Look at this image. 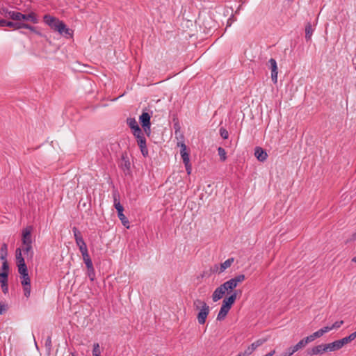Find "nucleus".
Here are the masks:
<instances>
[{
	"label": "nucleus",
	"mask_w": 356,
	"mask_h": 356,
	"mask_svg": "<svg viewBox=\"0 0 356 356\" xmlns=\"http://www.w3.org/2000/svg\"><path fill=\"white\" fill-rule=\"evenodd\" d=\"M20 279L21 284L23 286L24 296L29 298L31 294V280L29 274L21 275Z\"/></svg>",
	"instance_id": "nucleus-5"
},
{
	"label": "nucleus",
	"mask_w": 356,
	"mask_h": 356,
	"mask_svg": "<svg viewBox=\"0 0 356 356\" xmlns=\"http://www.w3.org/2000/svg\"><path fill=\"white\" fill-rule=\"evenodd\" d=\"M237 295L236 291L234 292L231 296L227 298H225L222 301V305L227 306L229 309H231L232 305L234 303L236 299Z\"/></svg>",
	"instance_id": "nucleus-17"
},
{
	"label": "nucleus",
	"mask_w": 356,
	"mask_h": 356,
	"mask_svg": "<svg viewBox=\"0 0 356 356\" xmlns=\"http://www.w3.org/2000/svg\"><path fill=\"white\" fill-rule=\"evenodd\" d=\"M249 355L245 354V351L243 353H239L237 356H248Z\"/></svg>",
	"instance_id": "nucleus-55"
},
{
	"label": "nucleus",
	"mask_w": 356,
	"mask_h": 356,
	"mask_svg": "<svg viewBox=\"0 0 356 356\" xmlns=\"http://www.w3.org/2000/svg\"><path fill=\"white\" fill-rule=\"evenodd\" d=\"M118 216L119 219L121 220L122 225L129 228V221L128 220L127 218L124 215L123 212L121 213V214H118Z\"/></svg>",
	"instance_id": "nucleus-32"
},
{
	"label": "nucleus",
	"mask_w": 356,
	"mask_h": 356,
	"mask_svg": "<svg viewBox=\"0 0 356 356\" xmlns=\"http://www.w3.org/2000/svg\"><path fill=\"white\" fill-rule=\"evenodd\" d=\"M1 286L2 291L3 292V293H5V294L7 293L8 291V282L1 283Z\"/></svg>",
	"instance_id": "nucleus-42"
},
{
	"label": "nucleus",
	"mask_w": 356,
	"mask_h": 356,
	"mask_svg": "<svg viewBox=\"0 0 356 356\" xmlns=\"http://www.w3.org/2000/svg\"><path fill=\"white\" fill-rule=\"evenodd\" d=\"M229 310H230V309L229 307L222 305L220 309L217 316V320L218 321L223 320L226 317V316L228 314Z\"/></svg>",
	"instance_id": "nucleus-19"
},
{
	"label": "nucleus",
	"mask_w": 356,
	"mask_h": 356,
	"mask_svg": "<svg viewBox=\"0 0 356 356\" xmlns=\"http://www.w3.org/2000/svg\"><path fill=\"white\" fill-rule=\"evenodd\" d=\"M290 348L291 349V352H293V353H295L296 352H297L298 350H299L298 348L296 346V345L293 346H291Z\"/></svg>",
	"instance_id": "nucleus-53"
},
{
	"label": "nucleus",
	"mask_w": 356,
	"mask_h": 356,
	"mask_svg": "<svg viewBox=\"0 0 356 356\" xmlns=\"http://www.w3.org/2000/svg\"><path fill=\"white\" fill-rule=\"evenodd\" d=\"M312 27L310 23H308L305 26V38L307 40L311 39L312 35Z\"/></svg>",
	"instance_id": "nucleus-29"
},
{
	"label": "nucleus",
	"mask_w": 356,
	"mask_h": 356,
	"mask_svg": "<svg viewBox=\"0 0 356 356\" xmlns=\"http://www.w3.org/2000/svg\"><path fill=\"white\" fill-rule=\"evenodd\" d=\"M313 335H314V338L316 339V338H319V337H322L323 335V334L321 330L320 329L318 331L314 332Z\"/></svg>",
	"instance_id": "nucleus-46"
},
{
	"label": "nucleus",
	"mask_w": 356,
	"mask_h": 356,
	"mask_svg": "<svg viewBox=\"0 0 356 356\" xmlns=\"http://www.w3.org/2000/svg\"><path fill=\"white\" fill-rule=\"evenodd\" d=\"M136 138L137 144L140 149V152L143 156L146 157L148 156V149L146 145V139L144 136V134L142 131V134H136L134 135Z\"/></svg>",
	"instance_id": "nucleus-3"
},
{
	"label": "nucleus",
	"mask_w": 356,
	"mask_h": 356,
	"mask_svg": "<svg viewBox=\"0 0 356 356\" xmlns=\"http://www.w3.org/2000/svg\"><path fill=\"white\" fill-rule=\"evenodd\" d=\"M150 127L151 125H147V127H143V129H144V131L145 133L148 136H149L150 134H151V129H150Z\"/></svg>",
	"instance_id": "nucleus-47"
},
{
	"label": "nucleus",
	"mask_w": 356,
	"mask_h": 356,
	"mask_svg": "<svg viewBox=\"0 0 356 356\" xmlns=\"http://www.w3.org/2000/svg\"><path fill=\"white\" fill-rule=\"evenodd\" d=\"M352 261L356 263V257L353 258Z\"/></svg>",
	"instance_id": "nucleus-57"
},
{
	"label": "nucleus",
	"mask_w": 356,
	"mask_h": 356,
	"mask_svg": "<svg viewBox=\"0 0 356 356\" xmlns=\"http://www.w3.org/2000/svg\"><path fill=\"white\" fill-rule=\"evenodd\" d=\"M325 352H327V350L325 348V344H320V345L314 346L311 348H308L307 350V354L309 356L322 355Z\"/></svg>",
	"instance_id": "nucleus-8"
},
{
	"label": "nucleus",
	"mask_w": 356,
	"mask_h": 356,
	"mask_svg": "<svg viewBox=\"0 0 356 356\" xmlns=\"http://www.w3.org/2000/svg\"><path fill=\"white\" fill-rule=\"evenodd\" d=\"M8 276L6 272H0V283L8 282Z\"/></svg>",
	"instance_id": "nucleus-36"
},
{
	"label": "nucleus",
	"mask_w": 356,
	"mask_h": 356,
	"mask_svg": "<svg viewBox=\"0 0 356 356\" xmlns=\"http://www.w3.org/2000/svg\"><path fill=\"white\" fill-rule=\"evenodd\" d=\"M275 353V350H272L271 351H270L269 353H268L267 354H266L264 356H273Z\"/></svg>",
	"instance_id": "nucleus-54"
},
{
	"label": "nucleus",
	"mask_w": 356,
	"mask_h": 356,
	"mask_svg": "<svg viewBox=\"0 0 356 356\" xmlns=\"http://www.w3.org/2000/svg\"><path fill=\"white\" fill-rule=\"evenodd\" d=\"M343 345L341 343V341H340V339L325 344V348L327 351H335L341 349Z\"/></svg>",
	"instance_id": "nucleus-13"
},
{
	"label": "nucleus",
	"mask_w": 356,
	"mask_h": 356,
	"mask_svg": "<svg viewBox=\"0 0 356 356\" xmlns=\"http://www.w3.org/2000/svg\"><path fill=\"white\" fill-rule=\"evenodd\" d=\"M58 33L66 38H70L72 35V31L70 29L67 28L65 24L63 29L58 31Z\"/></svg>",
	"instance_id": "nucleus-28"
},
{
	"label": "nucleus",
	"mask_w": 356,
	"mask_h": 356,
	"mask_svg": "<svg viewBox=\"0 0 356 356\" xmlns=\"http://www.w3.org/2000/svg\"><path fill=\"white\" fill-rule=\"evenodd\" d=\"M229 291V289L227 287L225 283L224 282L222 284H221L220 286L216 288L215 291H213L212 294V300L213 302H217L218 300H220L222 296L225 295L226 291Z\"/></svg>",
	"instance_id": "nucleus-6"
},
{
	"label": "nucleus",
	"mask_w": 356,
	"mask_h": 356,
	"mask_svg": "<svg viewBox=\"0 0 356 356\" xmlns=\"http://www.w3.org/2000/svg\"><path fill=\"white\" fill-rule=\"evenodd\" d=\"M177 145L181 147V149H180V154H182L183 153L188 152L187 150V147H186V144L184 143H183V142L178 143Z\"/></svg>",
	"instance_id": "nucleus-39"
},
{
	"label": "nucleus",
	"mask_w": 356,
	"mask_h": 356,
	"mask_svg": "<svg viewBox=\"0 0 356 356\" xmlns=\"http://www.w3.org/2000/svg\"><path fill=\"white\" fill-rule=\"evenodd\" d=\"M296 345L298 348V349L300 350V349L304 348L307 344L305 342L304 339H302L298 343H296Z\"/></svg>",
	"instance_id": "nucleus-45"
},
{
	"label": "nucleus",
	"mask_w": 356,
	"mask_h": 356,
	"mask_svg": "<svg viewBox=\"0 0 356 356\" xmlns=\"http://www.w3.org/2000/svg\"><path fill=\"white\" fill-rule=\"evenodd\" d=\"M121 168L125 172L126 170H129L130 169V162L127 156L122 155L120 163Z\"/></svg>",
	"instance_id": "nucleus-21"
},
{
	"label": "nucleus",
	"mask_w": 356,
	"mask_h": 356,
	"mask_svg": "<svg viewBox=\"0 0 356 356\" xmlns=\"http://www.w3.org/2000/svg\"><path fill=\"white\" fill-rule=\"evenodd\" d=\"M294 353L293 352H291V349L290 348V347H289L288 348H286L285 350V351H284L282 353H281L279 356H291Z\"/></svg>",
	"instance_id": "nucleus-40"
},
{
	"label": "nucleus",
	"mask_w": 356,
	"mask_h": 356,
	"mask_svg": "<svg viewBox=\"0 0 356 356\" xmlns=\"http://www.w3.org/2000/svg\"><path fill=\"white\" fill-rule=\"evenodd\" d=\"M33 230V227L31 226H28L24 228L22 231V240L23 245H31V232Z\"/></svg>",
	"instance_id": "nucleus-7"
},
{
	"label": "nucleus",
	"mask_w": 356,
	"mask_h": 356,
	"mask_svg": "<svg viewBox=\"0 0 356 356\" xmlns=\"http://www.w3.org/2000/svg\"><path fill=\"white\" fill-rule=\"evenodd\" d=\"M6 16H8L10 18H11L14 21L22 22V18L24 17V14H22L19 12L9 11V10H6Z\"/></svg>",
	"instance_id": "nucleus-15"
},
{
	"label": "nucleus",
	"mask_w": 356,
	"mask_h": 356,
	"mask_svg": "<svg viewBox=\"0 0 356 356\" xmlns=\"http://www.w3.org/2000/svg\"><path fill=\"white\" fill-rule=\"evenodd\" d=\"M22 26H23V29H29L31 31L35 32V28L34 26H32L25 22H24Z\"/></svg>",
	"instance_id": "nucleus-44"
},
{
	"label": "nucleus",
	"mask_w": 356,
	"mask_h": 356,
	"mask_svg": "<svg viewBox=\"0 0 356 356\" xmlns=\"http://www.w3.org/2000/svg\"><path fill=\"white\" fill-rule=\"evenodd\" d=\"M254 156L259 161H264L267 159V153L261 147H257L254 150Z\"/></svg>",
	"instance_id": "nucleus-16"
},
{
	"label": "nucleus",
	"mask_w": 356,
	"mask_h": 356,
	"mask_svg": "<svg viewBox=\"0 0 356 356\" xmlns=\"http://www.w3.org/2000/svg\"><path fill=\"white\" fill-rule=\"evenodd\" d=\"M6 310V307L5 305H1L0 303V315L3 314V312Z\"/></svg>",
	"instance_id": "nucleus-52"
},
{
	"label": "nucleus",
	"mask_w": 356,
	"mask_h": 356,
	"mask_svg": "<svg viewBox=\"0 0 356 356\" xmlns=\"http://www.w3.org/2000/svg\"><path fill=\"white\" fill-rule=\"evenodd\" d=\"M343 323V321H336L332 326V330L333 329H337L340 327Z\"/></svg>",
	"instance_id": "nucleus-43"
},
{
	"label": "nucleus",
	"mask_w": 356,
	"mask_h": 356,
	"mask_svg": "<svg viewBox=\"0 0 356 356\" xmlns=\"http://www.w3.org/2000/svg\"><path fill=\"white\" fill-rule=\"evenodd\" d=\"M24 255V257L26 259H31L33 256V250L32 246H23V248L21 249V253Z\"/></svg>",
	"instance_id": "nucleus-18"
},
{
	"label": "nucleus",
	"mask_w": 356,
	"mask_h": 356,
	"mask_svg": "<svg viewBox=\"0 0 356 356\" xmlns=\"http://www.w3.org/2000/svg\"><path fill=\"white\" fill-rule=\"evenodd\" d=\"M8 22L7 20L6 19H0V26L1 27H4V26H7V24H8Z\"/></svg>",
	"instance_id": "nucleus-51"
},
{
	"label": "nucleus",
	"mask_w": 356,
	"mask_h": 356,
	"mask_svg": "<svg viewBox=\"0 0 356 356\" xmlns=\"http://www.w3.org/2000/svg\"><path fill=\"white\" fill-rule=\"evenodd\" d=\"M47 344H48L49 346H50V345H51V339H50V338H49V339L47 340L46 345H47Z\"/></svg>",
	"instance_id": "nucleus-56"
},
{
	"label": "nucleus",
	"mask_w": 356,
	"mask_h": 356,
	"mask_svg": "<svg viewBox=\"0 0 356 356\" xmlns=\"http://www.w3.org/2000/svg\"><path fill=\"white\" fill-rule=\"evenodd\" d=\"M353 236L354 238H356V232L353 234Z\"/></svg>",
	"instance_id": "nucleus-58"
},
{
	"label": "nucleus",
	"mask_w": 356,
	"mask_h": 356,
	"mask_svg": "<svg viewBox=\"0 0 356 356\" xmlns=\"http://www.w3.org/2000/svg\"><path fill=\"white\" fill-rule=\"evenodd\" d=\"M245 275L243 274L235 276L234 277L230 279L229 280L225 282V284L229 291L235 289L240 283L243 282L245 280Z\"/></svg>",
	"instance_id": "nucleus-4"
},
{
	"label": "nucleus",
	"mask_w": 356,
	"mask_h": 356,
	"mask_svg": "<svg viewBox=\"0 0 356 356\" xmlns=\"http://www.w3.org/2000/svg\"><path fill=\"white\" fill-rule=\"evenodd\" d=\"M52 29L58 32V31L63 30L64 28V23L62 21H60L57 19L55 23H53L51 26Z\"/></svg>",
	"instance_id": "nucleus-23"
},
{
	"label": "nucleus",
	"mask_w": 356,
	"mask_h": 356,
	"mask_svg": "<svg viewBox=\"0 0 356 356\" xmlns=\"http://www.w3.org/2000/svg\"><path fill=\"white\" fill-rule=\"evenodd\" d=\"M6 256H7L6 246H3L1 249V256H0V259L2 261V262L7 261Z\"/></svg>",
	"instance_id": "nucleus-34"
},
{
	"label": "nucleus",
	"mask_w": 356,
	"mask_h": 356,
	"mask_svg": "<svg viewBox=\"0 0 356 356\" xmlns=\"http://www.w3.org/2000/svg\"><path fill=\"white\" fill-rule=\"evenodd\" d=\"M193 307L196 310H199L197 316L199 324H204L209 314V306L204 300L196 299L193 301Z\"/></svg>",
	"instance_id": "nucleus-1"
},
{
	"label": "nucleus",
	"mask_w": 356,
	"mask_h": 356,
	"mask_svg": "<svg viewBox=\"0 0 356 356\" xmlns=\"http://www.w3.org/2000/svg\"><path fill=\"white\" fill-rule=\"evenodd\" d=\"M321 330L323 334H324L325 333H327V332H330V330H332V326H325V327H322Z\"/></svg>",
	"instance_id": "nucleus-48"
},
{
	"label": "nucleus",
	"mask_w": 356,
	"mask_h": 356,
	"mask_svg": "<svg viewBox=\"0 0 356 356\" xmlns=\"http://www.w3.org/2000/svg\"><path fill=\"white\" fill-rule=\"evenodd\" d=\"M114 207L118 211V215L121 214L123 212L124 208L122 205L120 204V201L117 199V195H114Z\"/></svg>",
	"instance_id": "nucleus-26"
},
{
	"label": "nucleus",
	"mask_w": 356,
	"mask_h": 356,
	"mask_svg": "<svg viewBox=\"0 0 356 356\" xmlns=\"http://www.w3.org/2000/svg\"><path fill=\"white\" fill-rule=\"evenodd\" d=\"M181 159H183L184 165H187V163L190 162L189 152L183 153L182 154H181Z\"/></svg>",
	"instance_id": "nucleus-35"
},
{
	"label": "nucleus",
	"mask_w": 356,
	"mask_h": 356,
	"mask_svg": "<svg viewBox=\"0 0 356 356\" xmlns=\"http://www.w3.org/2000/svg\"><path fill=\"white\" fill-rule=\"evenodd\" d=\"M185 167H186V170L187 172V173L188 175H190L191 173V170H192V168H191V165L189 163H187V165H185Z\"/></svg>",
	"instance_id": "nucleus-50"
},
{
	"label": "nucleus",
	"mask_w": 356,
	"mask_h": 356,
	"mask_svg": "<svg viewBox=\"0 0 356 356\" xmlns=\"http://www.w3.org/2000/svg\"><path fill=\"white\" fill-rule=\"evenodd\" d=\"M101 350L98 343L93 344L92 356H100Z\"/></svg>",
	"instance_id": "nucleus-33"
},
{
	"label": "nucleus",
	"mask_w": 356,
	"mask_h": 356,
	"mask_svg": "<svg viewBox=\"0 0 356 356\" xmlns=\"http://www.w3.org/2000/svg\"><path fill=\"white\" fill-rule=\"evenodd\" d=\"M71 356H76V355L74 353H71Z\"/></svg>",
	"instance_id": "nucleus-59"
},
{
	"label": "nucleus",
	"mask_w": 356,
	"mask_h": 356,
	"mask_svg": "<svg viewBox=\"0 0 356 356\" xmlns=\"http://www.w3.org/2000/svg\"><path fill=\"white\" fill-rule=\"evenodd\" d=\"M268 64L269 65L270 69L271 70V79L274 83H276L277 81V74H278L277 62L274 58H270L268 60Z\"/></svg>",
	"instance_id": "nucleus-9"
},
{
	"label": "nucleus",
	"mask_w": 356,
	"mask_h": 356,
	"mask_svg": "<svg viewBox=\"0 0 356 356\" xmlns=\"http://www.w3.org/2000/svg\"><path fill=\"white\" fill-rule=\"evenodd\" d=\"M87 268V275L91 281H93L95 278V272L93 267V264L86 266Z\"/></svg>",
	"instance_id": "nucleus-22"
},
{
	"label": "nucleus",
	"mask_w": 356,
	"mask_h": 356,
	"mask_svg": "<svg viewBox=\"0 0 356 356\" xmlns=\"http://www.w3.org/2000/svg\"><path fill=\"white\" fill-rule=\"evenodd\" d=\"M218 155L220 156V159L221 161H225L226 159H227V156H226V151L225 149L222 147H219L218 148Z\"/></svg>",
	"instance_id": "nucleus-30"
},
{
	"label": "nucleus",
	"mask_w": 356,
	"mask_h": 356,
	"mask_svg": "<svg viewBox=\"0 0 356 356\" xmlns=\"http://www.w3.org/2000/svg\"><path fill=\"white\" fill-rule=\"evenodd\" d=\"M150 119L151 115L147 112L143 111L139 117V121L142 127H147V125H151Z\"/></svg>",
	"instance_id": "nucleus-14"
},
{
	"label": "nucleus",
	"mask_w": 356,
	"mask_h": 356,
	"mask_svg": "<svg viewBox=\"0 0 356 356\" xmlns=\"http://www.w3.org/2000/svg\"><path fill=\"white\" fill-rule=\"evenodd\" d=\"M57 19V18L56 17H51L49 15H44V22L48 24L49 26H51V25L53 24V23H55L56 20Z\"/></svg>",
	"instance_id": "nucleus-31"
},
{
	"label": "nucleus",
	"mask_w": 356,
	"mask_h": 356,
	"mask_svg": "<svg viewBox=\"0 0 356 356\" xmlns=\"http://www.w3.org/2000/svg\"><path fill=\"white\" fill-rule=\"evenodd\" d=\"M266 341V339H259L252 343L245 350V354L251 355L258 347L261 346Z\"/></svg>",
	"instance_id": "nucleus-11"
},
{
	"label": "nucleus",
	"mask_w": 356,
	"mask_h": 356,
	"mask_svg": "<svg viewBox=\"0 0 356 356\" xmlns=\"http://www.w3.org/2000/svg\"><path fill=\"white\" fill-rule=\"evenodd\" d=\"M9 271V266L7 261H5L2 262V266L0 272H6L7 274H8Z\"/></svg>",
	"instance_id": "nucleus-37"
},
{
	"label": "nucleus",
	"mask_w": 356,
	"mask_h": 356,
	"mask_svg": "<svg viewBox=\"0 0 356 356\" xmlns=\"http://www.w3.org/2000/svg\"><path fill=\"white\" fill-rule=\"evenodd\" d=\"M220 134L223 139L228 138L229 134H228V131L225 129L220 128Z\"/></svg>",
	"instance_id": "nucleus-38"
},
{
	"label": "nucleus",
	"mask_w": 356,
	"mask_h": 356,
	"mask_svg": "<svg viewBox=\"0 0 356 356\" xmlns=\"http://www.w3.org/2000/svg\"><path fill=\"white\" fill-rule=\"evenodd\" d=\"M356 338V331L353 333L350 334L349 336L346 337L341 339H340V341H341V343L343 346L352 341H353Z\"/></svg>",
	"instance_id": "nucleus-24"
},
{
	"label": "nucleus",
	"mask_w": 356,
	"mask_h": 356,
	"mask_svg": "<svg viewBox=\"0 0 356 356\" xmlns=\"http://www.w3.org/2000/svg\"><path fill=\"white\" fill-rule=\"evenodd\" d=\"M87 247L88 246H79V250L82 254L83 260L86 266L92 264V260L88 254V250Z\"/></svg>",
	"instance_id": "nucleus-12"
},
{
	"label": "nucleus",
	"mask_w": 356,
	"mask_h": 356,
	"mask_svg": "<svg viewBox=\"0 0 356 356\" xmlns=\"http://www.w3.org/2000/svg\"><path fill=\"white\" fill-rule=\"evenodd\" d=\"M127 123L129 125V127L132 129L134 135H135V134H137L138 135L142 134V129L138 126V122H136L135 118H127Z\"/></svg>",
	"instance_id": "nucleus-10"
},
{
	"label": "nucleus",
	"mask_w": 356,
	"mask_h": 356,
	"mask_svg": "<svg viewBox=\"0 0 356 356\" xmlns=\"http://www.w3.org/2000/svg\"><path fill=\"white\" fill-rule=\"evenodd\" d=\"M16 259L17 261L19 273L21 275L28 274L27 267L24 261L25 258L22 256L20 248L16 250Z\"/></svg>",
	"instance_id": "nucleus-2"
},
{
	"label": "nucleus",
	"mask_w": 356,
	"mask_h": 356,
	"mask_svg": "<svg viewBox=\"0 0 356 356\" xmlns=\"http://www.w3.org/2000/svg\"><path fill=\"white\" fill-rule=\"evenodd\" d=\"M234 262L233 258H229L225 261L223 263L220 265V272L222 273L225 270H226L227 268L230 267L232 263Z\"/></svg>",
	"instance_id": "nucleus-25"
},
{
	"label": "nucleus",
	"mask_w": 356,
	"mask_h": 356,
	"mask_svg": "<svg viewBox=\"0 0 356 356\" xmlns=\"http://www.w3.org/2000/svg\"><path fill=\"white\" fill-rule=\"evenodd\" d=\"M24 24V22H8V24H7V26L8 27H11V28H13L14 29H23V25Z\"/></svg>",
	"instance_id": "nucleus-27"
},
{
	"label": "nucleus",
	"mask_w": 356,
	"mask_h": 356,
	"mask_svg": "<svg viewBox=\"0 0 356 356\" xmlns=\"http://www.w3.org/2000/svg\"><path fill=\"white\" fill-rule=\"evenodd\" d=\"M305 342L306 343V344L310 343V342H312L313 341H314L316 339L314 338L313 334L303 338Z\"/></svg>",
	"instance_id": "nucleus-41"
},
{
	"label": "nucleus",
	"mask_w": 356,
	"mask_h": 356,
	"mask_svg": "<svg viewBox=\"0 0 356 356\" xmlns=\"http://www.w3.org/2000/svg\"><path fill=\"white\" fill-rule=\"evenodd\" d=\"M75 237H76V241L77 245H80L81 243H82V245H86V243H84V241H83L81 237H78L76 234H75Z\"/></svg>",
	"instance_id": "nucleus-49"
},
{
	"label": "nucleus",
	"mask_w": 356,
	"mask_h": 356,
	"mask_svg": "<svg viewBox=\"0 0 356 356\" xmlns=\"http://www.w3.org/2000/svg\"><path fill=\"white\" fill-rule=\"evenodd\" d=\"M22 21H29L33 24L38 23L37 15L35 13L31 12L29 14H24V17L22 18Z\"/></svg>",
	"instance_id": "nucleus-20"
}]
</instances>
